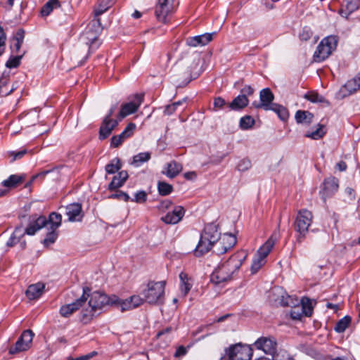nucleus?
Returning a JSON list of instances; mask_svg holds the SVG:
<instances>
[{
  "mask_svg": "<svg viewBox=\"0 0 360 360\" xmlns=\"http://www.w3.org/2000/svg\"><path fill=\"white\" fill-rule=\"evenodd\" d=\"M248 253L240 250L232 255L228 259L221 262L210 276V281L215 285L224 284L235 279L245 262Z\"/></svg>",
  "mask_w": 360,
  "mask_h": 360,
  "instance_id": "nucleus-1",
  "label": "nucleus"
},
{
  "mask_svg": "<svg viewBox=\"0 0 360 360\" xmlns=\"http://www.w3.org/2000/svg\"><path fill=\"white\" fill-rule=\"evenodd\" d=\"M89 298L87 307L85 306L81 311L80 321L84 324L90 323L98 310H101L106 305H114L112 304V295L108 297L101 292H89Z\"/></svg>",
  "mask_w": 360,
  "mask_h": 360,
  "instance_id": "nucleus-2",
  "label": "nucleus"
},
{
  "mask_svg": "<svg viewBox=\"0 0 360 360\" xmlns=\"http://www.w3.org/2000/svg\"><path fill=\"white\" fill-rule=\"evenodd\" d=\"M312 221L313 214L309 210L302 209L297 212L294 222V228L295 231L298 233L297 238L298 243L302 242L305 238Z\"/></svg>",
  "mask_w": 360,
  "mask_h": 360,
  "instance_id": "nucleus-3",
  "label": "nucleus"
},
{
  "mask_svg": "<svg viewBox=\"0 0 360 360\" xmlns=\"http://www.w3.org/2000/svg\"><path fill=\"white\" fill-rule=\"evenodd\" d=\"M338 43V37L335 35L324 37L318 45L314 53V61L319 63L328 58L336 49Z\"/></svg>",
  "mask_w": 360,
  "mask_h": 360,
  "instance_id": "nucleus-4",
  "label": "nucleus"
},
{
  "mask_svg": "<svg viewBox=\"0 0 360 360\" xmlns=\"http://www.w3.org/2000/svg\"><path fill=\"white\" fill-rule=\"evenodd\" d=\"M165 282H149L142 294L146 302L150 304H162L165 298Z\"/></svg>",
  "mask_w": 360,
  "mask_h": 360,
  "instance_id": "nucleus-5",
  "label": "nucleus"
},
{
  "mask_svg": "<svg viewBox=\"0 0 360 360\" xmlns=\"http://www.w3.org/2000/svg\"><path fill=\"white\" fill-rule=\"evenodd\" d=\"M276 241L275 234H273L257 251L251 265V271L256 274L266 263V257L271 251Z\"/></svg>",
  "mask_w": 360,
  "mask_h": 360,
  "instance_id": "nucleus-6",
  "label": "nucleus"
},
{
  "mask_svg": "<svg viewBox=\"0 0 360 360\" xmlns=\"http://www.w3.org/2000/svg\"><path fill=\"white\" fill-rule=\"evenodd\" d=\"M89 291H91L89 288L84 287L81 297L72 303L61 306L59 310L60 316L64 318H68L79 309L84 308L86 305V301L89 299Z\"/></svg>",
  "mask_w": 360,
  "mask_h": 360,
  "instance_id": "nucleus-7",
  "label": "nucleus"
},
{
  "mask_svg": "<svg viewBox=\"0 0 360 360\" xmlns=\"http://www.w3.org/2000/svg\"><path fill=\"white\" fill-rule=\"evenodd\" d=\"M143 302V299L136 295L124 300L120 299L116 295H112V304L122 312L133 310L142 305Z\"/></svg>",
  "mask_w": 360,
  "mask_h": 360,
  "instance_id": "nucleus-8",
  "label": "nucleus"
},
{
  "mask_svg": "<svg viewBox=\"0 0 360 360\" xmlns=\"http://www.w3.org/2000/svg\"><path fill=\"white\" fill-rule=\"evenodd\" d=\"M117 110V105L112 106L103 120L102 124L99 130V137L101 139H106L112 132V131L117 126L119 121V116L117 119H112L111 117Z\"/></svg>",
  "mask_w": 360,
  "mask_h": 360,
  "instance_id": "nucleus-9",
  "label": "nucleus"
},
{
  "mask_svg": "<svg viewBox=\"0 0 360 360\" xmlns=\"http://www.w3.org/2000/svg\"><path fill=\"white\" fill-rule=\"evenodd\" d=\"M227 355L228 360H251L252 349L248 345L236 344L229 348Z\"/></svg>",
  "mask_w": 360,
  "mask_h": 360,
  "instance_id": "nucleus-10",
  "label": "nucleus"
},
{
  "mask_svg": "<svg viewBox=\"0 0 360 360\" xmlns=\"http://www.w3.org/2000/svg\"><path fill=\"white\" fill-rule=\"evenodd\" d=\"M34 336V333L32 330L30 329L24 330L15 344L10 347L9 353L13 354L27 351L32 345Z\"/></svg>",
  "mask_w": 360,
  "mask_h": 360,
  "instance_id": "nucleus-11",
  "label": "nucleus"
},
{
  "mask_svg": "<svg viewBox=\"0 0 360 360\" xmlns=\"http://www.w3.org/2000/svg\"><path fill=\"white\" fill-rule=\"evenodd\" d=\"M277 342L271 336H263L258 338L254 343L256 349L262 350L265 354L274 356L277 352Z\"/></svg>",
  "mask_w": 360,
  "mask_h": 360,
  "instance_id": "nucleus-12",
  "label": "nucleus"
},
{
  "mask_svg": "<svg viewBox=\"0 0 360 360\" xmlns=\"http://www.w3.org/2000/svg\"><path fill=\"white\" fill-rule=\"evenodd\" d=\"M143 101V96L142 94H136L131 101L122 104L118 115L119 120H121L127 115L136 112Z\"/></svg>",
  "mask_w": 360,
  "mask_h": 360,
  "instance_id": "nucleus-13",
  "label": "nucleus"
},
{
  "mask_svg": "<svg viewBox=\"0 0 360 360\" xmlns=\"http://www.w3.org/2000/svg\"><path fill=\"white\" fill-rule=\"evenodd\" d=\"M260 102H254L252 105L256 108H262L264 110H269L273 106L272 101L274 96L269 88L262 89L259 94Z\"/></svg>",
  "mask_w": 360,
  "mask_h": 360,
  "instance_id": "nucleus-14",
  "label": "nucleus"
},
{
  "mask_svg": "<svg viewBox=\"0 0 360 360\" xmlns=\"http://www.w3.org/2000/svg\"><path fill=\"white\" fill-rule=\"evenodd\" d=\"M82 42L89 46L91 49H96L99 46L98 32L89 27L81 36Z\"/></svg>",
  "mask_w": 360,
  "mask_h": 360,
  "instance_id": "nucleus-15",
  "label": "nucleus"
},
{
  "mask_svg": "<svg viewBox=\"0 0 360 360\" xmlns=\"http://www.w3.org/2000/svg\"><path fill=\"white\" fill-rule=\"evenodd\" d=\"M185 214L182 206H175L172 212H167L161 219L167 224H176L179 223Z\"/></svg>",
  "mask_w": 360,
  "mask_h": 360,
  "instance_id": "nucleus-16",
  "label": "nucleus"
},
{
  "mask_svg": "<svg viewBox=\"0 0 360 360\" xmlns=\"http://www.w3.org/2000/svg\"><path fill=\"white\" fill-rule=\"evenodd\" d=\"M65 214L68 217L70 221H79L83 217L82 205L72 203L65 207Z\"/></svg>",
  "mask_w": 360,
  "mask_h": 360,
  "instance_id": "nucleus-17",
  "label": "nucleus"
},
{
  "mask_svg": "<svg viewBox=\"0 0 360 360\" xmlns=\"http://www.w3.org/2000/svg\"><path fill=\"white\" fill-rule=\"evenodd\" d=\"M175 6L172 4H157L155 7V15L157 19L162 22H167V17L174 13Z\"/></svg>",
  "mask_w": 360,
  "mask_h": 360,
  "instance_id": "nucleus-18",
  "label": "nucleus"
},
{
  "mask_svg": "<svg viewBox=\"0 0 360 360\" xmlns=\"http://www.w3.org/2000/svg\"><path fill=\"white\" fill-rule=\"evenodd\" d=\"M214 33H205L201 35H198L192 37H188L186 39V44L189 46H205L210 43L212 39Z\"/></svg>",
  "mask_w": 360,
  "mask_h": 360,
  "instance_id": "nucleus-19",
  "label": "nucleus"
},
{
  "mask_svg": "<svg viewBox=\"0 0 360 360\" xmlns=\"http://www.w3.org/2000/svg\"><path fill=\"white\" fill-rule=\"evenodd\" d=\"M201 235L203 236V239L205 241L210 240L215 243L219 239L220 233L217 225L209 224L205 226Z\"/></svg>",
  "mask_w": 360,
  "mask_h": 360,
  "instance_id": "nucleus-20",
  "label": "nucleus"
},
{
  "mask_svg": "<svg viewBox=\"0 0 360 360\" xmlns=\"http://www.w3.org/2000/svg\"><path fill=\"white\" fill-rule=\"evenodd\" d=\"M236 243V238L231 233H224L222 236H219L218 240V245H223L221 250H217L219 252H226L229 249L233 248Z\"/></svg>",
  "mask_w": 360,
  "mask_h": 360,
  "instance_id": "nucleus-21",
  "label": "nucleus"
},
{
  "mask_svg": "<svg viewBox=\"0 0 360 360\" xmlns=\"http://www.w3.org/2000/svg\"><path fill=\"white\" fill-rule=\"evenodd\" d=\"M360 6V0H344V4L340 10V13L346 18Z\"/></svg>",
  "mask_w": 360,
  "mask_h": 360,
  "instance_id": "nucleus-22",
  "label": "nucleus"
},
{
  "mask_svg": "<svg viewBox=\"0 0 360 360\" xmlns=\"http://www.w3.org/2000/svg\"><path fill=\"white\" fill-rule=\"evenodd\" d=\"M359 84V82L357 81L356 77L349 80L340 88L339 94L342 97L347 96L360 89V86Z\"/></svg>",
  "mask_w": 360,
  "mask_h": 360,
  "instance_id": "nucleus-23",
  "label": "nucleus"
},
{
  "mask_svg": "<svg viewBox=\"0 0 360 360\" xmlns=\"http://www.w3.org/2000/svg\"><path fill=\"white\" fill-rule=\"evenodd\" d=\"M339 181L335 177H329L325 179L323 182V194L329 197L335 193L339 187Z\"/></svg>",
  "mask_w": 360,
  "mask_h": 360,
  "instance_id": "nucleus-24",
  "label": "nucleus"
},
{
  "mask_svg": "<svg viewBox=\"0 0 360 360\" xmlns=\"http://www.w3.org/2000/svg\"><path fill=\"white\" fill-rule=\"evenodd\" d=\"M44 288L45 285L42 283L30 285L25 292L27 297L30 300L38 299L42 295Z\"/></svg>",
  "mask_w": 360,
  "mask_h": 360,
  "instance_id": "nucleus-25",
  "label": "nucleus"
},
{
  "mask_svg": "<svg viewBox=\"0 0 360 360\" xmlns=\"http://www.w3.org/2000/svg\"><path fill=\"white\" fill-rule=\"evenodd\" d=\"M46 223L47 219L45 217H39L34 221L29 224L23 233L30 236L34 235L37 231L46 226Z\"/></svg>",
  "mask_w": 360,
  "mask_h": 360,
  "instance_id": "nucleus-26",
  "label": "nucleus"
},
{
  "mask_svg": "<svg viewBox=\"0 0 360 360\" xmlns=\"http://www.w3.org/2000/svg\"><path fill=\"white\" fill-rule=\"evenodd\" d=\"M25 39V31L22 29L17 30L11 39V49L14 53H19Z\"/></svg>",
  "mask_w": 360,
  "mask_h": 360,
  "instance_id": "nucleus-27",
  "label": "nucleus"
},
{
  "mask_svg": "<svg viewBox=\"0 0 360 360\" xmlns=\"http://www.w3.org/2000/svg\"><path fill=\"white\" fill-rule=\"evenodd\" d=\"M128 178V174L126 171H121L117 175L115 176L109 184L108 188L110 191L115 190L121 187Z\"/></svg>",
  "mask_w": 360,
  "mask_h": 360,
  "instance_id": "nucleus-28",
  "label": "nucleus"
},
{
  "mask_svg": "<svg viewBox=\"0 0 360 360\" xmlns=\"http://www.w3.org/2000/svg\"><path fill=\"white\" fill-rule=\"evenodd\" d=\"M179 278L181 292L185 297L191 289L193 281L191 278L188 277V274L184 272H181L179 274Z\"/></svg>",
  "mask_w": 360,
  "mask_h": 360,
  "instance_id": "nucleus-29",
  "label": "nucleus"
},
{
  "mask_svg": "<svg viewBox=\"0 0 360 360\" xmlns=\"http://www.w3.org/2000/svg\"><path fill=\"white\" fill-rule=\"evenodd\" d=\"M163 172L167 176L174 178L182 170V165L175 161H172L166 165Z\"/></svg>",
  "mask_w": 360,
  "mask_h": 360,
  "instance_id": "nucleus-30",
  "label": "nucleus"
},
{
  "mask_svg": "<svg viewBox=\"0 0 360 360\" xmlns=\"http://www.w3.org/2000/svg\"><path fill=\"white\" fill-rule=\"evenodd\" d=\"M214 244V243L210 240L205 241L203 239V236L201 235L200 241L194 251L195 255L198 257L202 256L205 253L210 251L212 247H213Z\"/></svg>",
  "mask_w": 360,
  "mask_h": 360,
  "instance_id": "nucleus-31",
  "label": "nucleus"
},
{
  "mask_svg": "<svg viewBox=\"0 0 360 360\" xmlns=\"http://www.w3.org/2000/svg\"><path fill=\"white\" fill-rule=\"evenodd\" d=\"M249 103V100L244 96L238 95L231 103L229 104V107L233 110H240L245 108Z\"/></svg>",
  "mask_w": 360,
  "mask_h": 360,
  "instance_id": "nucleus-32",
  "label": "nucleus"
},
{
  "mask_svg": "<svg viewBox=\"0 0 360 360\" xmlns=\"http://www.w3.org/2000/svg\"><path fill=\"white\" fill-rule=\"evenodd\" d=\"M39 115L36 110H32L20 115L22 123L27 125H34L38 121Z\"/></svg>",
  "mask_w": 360,
  "mask_h": 360,
  "instance_id": "nucleus-33",
  "label": "nucleus"
},
{
  "mask_svg": "<svg viewBox=\"0 0 360 360\" xmlns=\"http://www.w3.org/2000/svg\"><path fill=\"white\" fill-rule=\"evenodd\" d=\"M295 117L297 123L309 124L312 122L314 115L309 111L297 110Z\"/></svg>",
  "mask_w": 360,
  "mask_h": 360,
  "instance_id": "nucleus-34",
  "label": "nucleus"
},
{
  "mask_svg": "<svg viewBox=\"0 0 360 360\" xmlns=\"http://www.w3.org/2000/svg\"><path fill=\"white\" fill-rule=\"evenodd\" d=\"M25 179L22 175L13 174L2 182V185L8 188H13L20 184Z\"/></svg>",
  "mask_w": 360,
  "mask_h": 360,
  "instance_id": "nucleus-35",
  "label": "nucleus"
},
{
  "mask_svg": "<svg viewBox=\"0 0 360 360\" xmlns=\"http://www.w3.org/2000/svg\"><path fill=\"white\" fill-rule=\"evenodd\" d=\"M62 217L60 214L52 212L49 215V219L47 220L46 225H49L50 229L56 230L61 224Z\"/></svg>",
  "mask_w": 360,
  "mask_h": 360,
  "instance_id": "nucleus-36",
  "label": "nucleus"
},
{
  "mask_svg": "<svg viewBox=\"0 0 360 360\" xmlns=\"http://www.w3.org/2000/svg\"><path fill=\"white\" fill-rule=\"evenodd\" d=\"M151 155L149 152L140 153L133 157L131 165L135 167H139L143 163L148 162L150 159Z\"/></svg>",
  "mask_w": 360,
  "mask_h": 360,
  "instance_id": "nucleus-37",
  "label": "nucleus"
},
{
  "mask_svg": "<svg viewBox=\"0 0 360 360\" xmlns=\"http://www.w3.org/2000/svg\"><path fill=\"white\" fill-rule=\"evenodd\" d=\"M326 131L325 129V126L322 124H319L318 127L316 130L308 132L305 134L306 137L310 138L314 140H319L323 137L326 134Z\"/></svg>",
  "mask_w": 360,
  "mask_h": 360,
  "instance_id": "nucleus-38",
  "label": "nucleus"
},
{
  "mask_svg": "<svg viewBox=\"0 0 360 360\" xmlns=\"http://www.w3.org/2000/svg\"><path fill=\"white\" fill-rule=\"evenodd\" d=\"M60 2L58 0H49L48 2L45 4V5L42 7L41 13L43 16L49 15L51 11L56 8L60 7Z\"/></svg>",
  "mask_w": 360,
  "mask_h": 360,
  "instance_id": "nucleus-39",
  "label": "nucleus"
},
{
  "mask_svg": "<svg viewBox=\"0 0 360 360\" xmlns=\"http://www.w3.org/2000/svg\"><path fill=\"white\" fill-rule=\"evenodd\" d=\"M269 110L275 112L283 121L287 120L289 117L288 110L285 107L276 103L273 104V106Z\"/></svg>",
  "mask_w": 360,
  "mask_h": 360,
  "instance_id": "nucleus-40",
  "label": "nucleus"
},
{
  "mask_svg": "<svg viewBox=\"0 0 360 360\" xmlns=\"http://www.w3.org/2000/svg\"><path fill=\"white\" fill-rule=\"evenodd\" d=\"M304 97L312 103H326L329 105V102L323 96L315 91H310L306 94Z\"/></svg>",
  "mask_w": 360,
  "mask_h": 360,
  "instance_id": "nucleus-41",
  "label": "nucleus"
},
{
  "mask_svg": "<svg viewBox=\"0 0 360 360\" xmlns=\"http://www.w3.org/2000/svg\"><path fill=\"white\" fill-rule=\"evenodd\" d=\"M121 168L120 159L114 158L105 166V171L108 174H115Z\"/></svg>",
  "mask_w": 360,
  "mask_h": 360,
  "instance_id": "nucleus-42",
  "label": "nucleus"
},
{
  "mask_svg": "<svg viewBox=\"0 0 360 360\" xmlns=\"http://www.w3.org/2000/svg\"><path fill=\"white\" fill-rule=\"evenodd\" d=\"M351 322V318L349 316H345L341 319L336 324L335 327V331L338 333L344 332L347 328L349 326Z\"/></svg>",
  "mask_w": 360,
  "mask_h": 360,
  "instance_id": "nucleus-43",
  "label": "nucleus"
},
{
  "mask_svg": "<svg viewBox=\"0 0 360 360\" xmlns=\"http://www.w3.org/2000/svg\"><path fill=\"white\" fill-rule=\"evenodd\" d=\"M24 235V233H22V230L20 227H17L13 235L9 238L8 241L7 242V245L8 246H13L15 244H16L19 240L20 238Z\"/></svg>",
  "mask_w": 360,
  "mask_h": 360,
  "instance_id": "nucleus-44",
  "label": "nucleus"
},
{
  "mask_svg": "<svg viewBox=\"0 0 360 360\" xmlns=\"http://www.w3.org/2000/svg\"><path fill=\"white\" fill-rule=\"evenodd\" d=\"M304 316H310L312 314V307L309 299L302 298L301 300V306H300Z\"/></svg>",
  "mask_w": 360,
  "mask_h": 360,
  "instance_id": "nucleus-45",
  "label": "nucleus"
},
{
  "mask_svg": "<svg viewBox=\"0 0 360 360\" xmlns=\"http://www.w3.org/2000/svg\"><path fill=\"white\" fill-rule=\"evenodd\" d=\"M136 128V124L134 123L131 122L128 124V125L125 127L124 131L119 135L124 141L126 139H129L134 134Z\"/></svg>",
  "mask_w": 360,
  "mask_h": 360,
  "instance_id": "nucleus-46",
  "label": "nucleus"
},
{
  "mask_svg": "<svg viewBox=\"0 0 360 360\" xmlns=\"http://www.w3.org/2000/svg\"><path fill=\"white\" fill-rule=\"evenodd\" d=\"M158 188L159 193L161 195H167L172 193V186L169 184H167L166 182H159L158 184Z\"/></svg>",
  "mask_w": 360,
  "mask_h": 360,
  "instance_id": "nucleus-47",
  "label": "nucleus"
},
{
  "mask_svg": "<svg viewBox=\"0 0 360 360\" xmlns=\"http://www.w3.org/2000/svg\"><path fill=\"white\" fill-rule=\"evenodd\" d=\"M27 153L26 149L20 151H8L7 153L8 158H11L10 162H13L15 160H20L23 156Z\"/></svg>",
  "mask_w": 360,
  "mask_h": 360,
  "instance_id": "nucleus-48",
  "label": "nucleus"
},
{
  "mask_svg": "<svg viewBox=\"0 0 360 360\" xmlns=\"http://www.w3.org/2000/svg\"><path fill=\"white\" fill-rule=\"evenodd\" d=\"M255 120L250 116H245L240 120V127L242 129H248L255 124Z\"/></svg>",
  "mask_w": 360,
  "mask_h": 360,
  "instance_id": "nucleus-49",
  "label": "nucleus"
},
{
  "mask_svg": "<svg viewBox=\"0 0 360 360\" xmlns=\"http://www.w3.org/2000/svg\"><path fill=\"white\" fill-rule=\"evenodd\" d=\"M25 51L19 56H11L6 62V66L8 68H17L20 63V60L25 54Z\"/></svg>",
  "mask_w": 360,
  "mask_h": 360,
  "instance_id": "nucleus-50",
  "label": "nucleus"
},
{
  "mask_svg": "<svg viewBox=\"0 0 360 360\" xmlns=\"http://www.w3.org/2000/svg\"><path fill=\"white\" fill-rule=\"evenodd\" d=\"M182 103H183V101H179L177 102H174L171 105H167L165 108L164 114L166 115H170L173 114L176 111L177 108L179 105H181Z\"/></svg>",
  "mask_w": 360,
  "mask_h": 360,
  "instance_id": "nucleus-51",
  "label": "nucleus"
},
{
  "mask_svg": "<svg viewBox=\"0 0 360 360\" xmlns=\"http://www.w3.org/2000/svg\"><path fill=\"white\" fill-rule=\"evenodd\" d=\"M50 230L51 231L47 233L43 242L45 245H49L50 244L53 243L57 238V233L56 232V230Z\"/></svg>",
  "mask_w": 360,
  "mask_h": 360,
  "instance_id": "nucleus-52",
  "label": "nucleus"
},
{
  "mask_svg": "<svg viewBox=\"0 0 360 360\" xmlns=\"http://www.w3.org/2000/svg\"><path fill=\"white\" fill-rule=\"evenodd\" d=\"M131 200L137 203H143L147 200V193L143 191H140L134 195V198Z\"/></svg>",
  "mask_w": 360,
  "mask_h": 360,
  "instance_id": "nucleus-53",
  "label": "nucleus"
},
{
  "mask_svg": "<svg viewBox=\"0 0 360 360\" xmlns=\"http://www.w3.org/2000/svg\"><path fill=\"white\" fill-rule=\"evenodd\" d=\"M6 41V34L3 27L0 25V56L4 52Z\"/></svg>",
  "mask_w": 360,
  "mask_h": 360,
  "instance_id": "nucleus-54",
  "label": "nucleus"
},
{
  "mask_svg": "<svg viewBox=\"0 0 360 360\" xmlns=\"http://www.w3.org/2000/svg\"><path fill=\"white\" fill-rule=\"evenodd\" d=\"M251 167V162L248 159L241 160L237 166L239 171L245 172L249 169Z\"/></svg>",
  "mask_w": 360,
  "mask_h": 360,
  "instance_id": "nucleus-55",
  "label": "nucleus"
},
{
  "mask_svg": "<svg viewBox=\"0 0 360 360\" xmlns=\"http://www.w3.org/2000/svg\"><path fill=\"white\" fill-rule=\"evenodd\" d=\"M290 315L292 319L300 320L304 313L300 307H294L290 311Z\"/></svg>",
  "mask_w": 360,
  "mask_h": 360,
  "instance_id": "nucleus-56",
  "label": "nucleus"
},
{
  "mask_svg": "<svg viewBox=\"0 0 360 360\" xmlns=\"http://www.w3.org/2000/svg\"><path fill=\"white\" fill-rule=\"evenodd\" d=\"M312 36V32L309 28L304 27L300 34L302 41H308Z\"/></svg>",
  "mask_w": 360,
  "mask_h": 360,
  "instance_id": "nucleus-57",
  "label": "nucleus"
},
{
  "mask_svg": "<svg viewBox=\"0 0 360 360\" xmlns=\"http://www.w3.org/2000/svg\"><path fill=\"white\" fill-rule=\"evenodd\" d=\"M110 198H118L120 200H123L125 202H127L130 200L129 195L127 193L122 192V191H119L115 194L111 195Z\"/></svg>",
  "mask_w": 360,
  "mask_h": 360,
  "instance_id": "nucleus-58",
  "label": "nucleus"
},
{
  "mask_svg": "<svg viewBox=\"0 0 360 360\" xmlns=\"http://www.w3.org/2000/svg\"><path fill=\"white\" fill-rule=\"evenodd\" d=\"M104 0L102 1V2L98 5V6L95 9V15L96 16H98L103 13L105 11H106L108 8L110 6V5L104 4L103 5Z\"/></svg>",
  "mask_w": 360,
  "mask_h": 360,
  "instance_id": "nucleus-59",
  "label": "nucleus"
},
{
  "mask_svg": "<svg viewBox=\"0 0 360 360\" xmlns=\"http://www.w3.org/2000/svg\"><path fill=\"white\" fill-rule=\"evenodd\" d=\"M124 142V140L120 137V135L113 136L111 138V143L110 145L113 148H117L120 146L122 143Z\"/></svg>",
  "mask_w": 360,
  "mask_h": 360,
  "instance_id": "nucleus-60",
  "label": "nucleus"
},
{
  "mask_svg": "<svg viewBox=\"0 0 360 360\" xmlns=\"http://www.w3.org/2000/svg\"><path fill=\"white\" fill-rule=\"evenodd\" d=\"M226 104V101L221 97H217L214 100V110L221 109Z\"/></svg>",
  "mask_w": 360,
  "mask_h": 360,
  "instance_id": "nucleus-61",
  "label": "nucleus"
},
{
  "mask_svg": "<svg viewBox=\"0 0 360 360\" xmlns=\"http://www.w3.org/2000/svg\"><path fill=\"white\" fill-rule=\"evenodd\" d=\"M240 96H244L248 98V96L252 95L254 93V89L249 85H245L240 91Z\"/></svg>",
  "mask_w": 360,
  "mask_h": 360,
  "instance_id": "nucleus-62",
  "label": "nucleus"
},
{
  "mask_svg": "<svg viewBox=\"0 0 360 360\" xmlns=\"http://www.w3.org/2000/svg\"><path fill=\"white\" fill-rule=\"evenodd\" d=\"M18 86H17V82L16 83H14L13 85H12V87L11 89L9 90V91H4V87L1 86V84H0V94L2 96H7L8 95H10L13 91H14L16 89H17Z\"/></svg>",
  "mask_w": 360,
  "mask_h": 360,
  "instance_id": "nucleus-63",
  "label": "nucleus"
},
{
  "mask_svg": "<svg viewBox=\"0 0 360 360\" xmlns=\"http://www.w3.org/2000/svg\"><path fill=\"white\" fill-rule=\"evenodd\" d=\"M187 353V349L184 346H179L174 354L175 357H180L184 356Z\"/></svg>",
  "mask_w": 360,
  "mask_h": 360,
  "instance_id": "nucleus-64",
  "label": "nucleus"
}]
</instances>
